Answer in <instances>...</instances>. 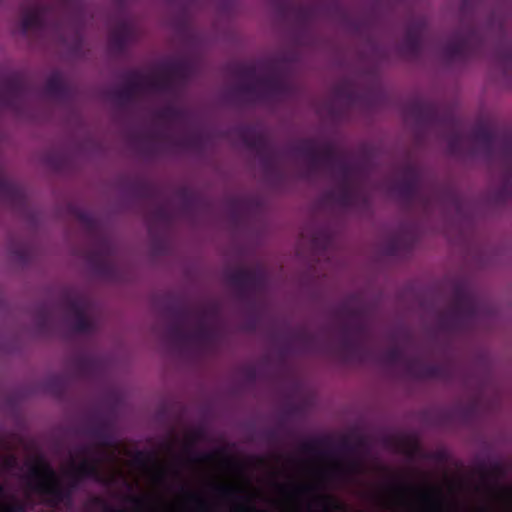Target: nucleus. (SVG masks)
I'll return each instance as SVG.
<instances>
[{
    "instance_id": "nucleus-1",
    "label": "nucleus",
    "mask_w": 512,
    "mask_h": 512,
    "mask_svg": "<svg viewBox=\"0 0 512 512\" xmlns=\"http://www.w3.org/2000/svg\"><path fill=\"white\" fill-rule=\"evenodd\" d=\"M182 70L183 65L178 61L164 62L150 75L139 78L136 82V86L139 89L164 87L168 80L179 76Z\"/></svg>"
},
{
    "instance_id": "nucleus-2",
    "label": "nucleus",
    "mask_w": 512,
    "mask_h": 512,
    "mask_svg": "<svg viewBox=\"0 0 512 512\" xmlns=\"http://www.w3.org/2000/svg\"><path fill=\"white\" fill-rule=\"evenodd\" d=\"M207 336L206 326L202 321H189L170 334V340L177 346L186 347L201 343Z\"/></svg>"
},
{
    "instance_id": "nucleus-3",
    "label": "nucleus",
    "mask_w": 512,
    "mask_h": 512,
    "mask_svg": "<svg viewBox=\"0 0 512 512\" xmlns=\"http://www.w3.org/2000/svg\"><path fill=\"white\" fill-rule=\"evenodd\" d=\"M66 316L72 327L81 332L90 330L95 320L90 314L87 305L82 301H73L66 307Z\"/></svg>"
},
{
    "instance_id": "nucleus-4",
    "label": "nucleus",
    "mask_w": 512,
    "mask_h": 512,
    "mask_svg": "<svg viewBox=\"0 0 512 512\" xmlns=\"http://www.w3.org/2000/svg\"><path fill=\"white\" fill-rule=\"evenodd\" d=\"M42 11L38 8H31L27 10L23 16V26L25 28H33L40 24Z\"/></svg>"
},
{
    "instance_id": "nucleus-5",
    "label": "nucleus",
    "mask_w": 512,
    "mask_h": 512,
    "mask_svg": "<svg viewBox=\"0 0 512 512\" xmlns=\"http://www.w3.org/2000/svg\"><path fill=\"white\" fill-rule=\"evenodd\" d=\"M274 88V83L271 79L268 78H257L253 86L250 88L254 92H262L271 90Z\"/></svg>"
},
{
    "instance_id": "nucleus-6",
    "label": "nucleus",
    "mask_w": 512,
    "mask_h": 512,
    "mask_svg": "<svg viewBox=\"0 0 512 512\" xmlns=\"http://www.w3.org/2000/svg\"><path fill=\"white\" fill-rule=\"evenodd\" d=\"M17 466V459L13 455L5 456L1 461V469L7 472H13Z\"/></svg>"
},
{
    "instance_id": "nucleus-7",
    "label": "nucleus",
    "mask_w": 512,
    "mask_h": 512,
    "mask_svg": "<svg viewBox=\"0 0 512 512\" xmlns=\"http://www.w3.org/2000/svg\"><path fill=\"white\" fill-rule=\"evenodd\" d=\"M62 77L59 73L52 74L47 80V88L49 91L53 92L57 89V87L61 84Z\"/></svg>"
},
{
    "instance_id": "nucleus-8",
    "label": "nucleus",
    "mask_w": 512,
    "mask_h": 512,
    "mask_svg": "<svg viewBox=\"0 0 512 512\" xmlns=\"http://www.w3.org/2000/svg\"><path fill=\"white\" fill-rule=\"evenodd\" d=\"M305 150H310V145H305Z\"/></svg>"
}]
</instances>
